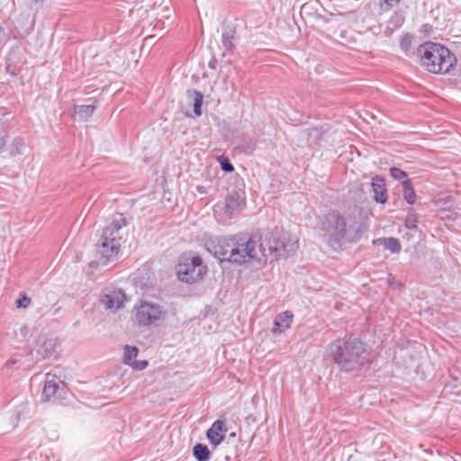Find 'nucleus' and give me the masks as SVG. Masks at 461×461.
I'll return each instance as SVG.
<instances>
[{
	"mask_svg": "<svg viewBox=\"0 0 461 461\" xmlns=\"http://www.w3.org/2000/svg\"><path fill=\"white\" fill-rule=\"evenodd\" d=\"M231 246L230 262L240 265L249 262L264 264L268 258L272 260L294 254L298 249V240L273 232H267L259 238L240 234L233 236Z\"/></svg>",
	"mask_w": 461,
	"mask_h": 461,
	"instance_id": "1",
	"label": "nucleus"
},
{
	"mask_svg": "<svg viewBox=\"0 0 461 461\" xmlns=\"http://www.w3.org/2000/svg\"><path fill=\"white\" fill-rule=\"evenodd\" d=\"M357 210L341 213L332 211L325 216V240L333 250H339L347 243L357 242L365 230Z\"/></svg>",
	"mask_w": 461,
	"mask_h": 461,
	"instance_id": "2",
	"label": "nucleus"
},
{
	"mask_svg": "<svg viewBox=\"0 0 461 461\" xmlns=\"http://www.w3.org/2000/svg\"><path fill=\"white\" fill-rule=\"evenodd\" d=\"M328 352L338 368L346 373L358 371L368 362L365 345L352 337L336 339L329 345Z\"/></svg>",
	"mask_w": 461,
	"mask_h": 461,
	"instance_id": "3",
	"label": "nucleus"
},
{
	"mask_svg": "<svg viewBox=\"0 0 461 461\" xmlns=\"http://www.w3.org/2000/svg\"><path fill=\"white\" fill-rule=\"evenodd\" d=\"M420 65L434 74H447L456 64V56L445 46L427 41L418 48Z\"/></svg>",
	"mask_w": 461,
	"mask_h": 461,
	"instance_id": "4",
	"label": "nucleus"
},
{
	"mask_svg": "<svg viewBox=\"0 0 461 461\" xmlns=\"http://www.w3.org/2000/svg\"><path fill=\"white\" fill-rule=\"evenodd\" d=\"M125 225L126 220L122 214L116 213L104 228L98 242L100 254L98 264L104 266L118 255L122 240L120 231Z\"/></svg>",
	"mask_w": 461,
	"mask_h": 461,
	"instance_id": "5",
	"label": "nucleus"
},
{
	"mask_svg": "<svg viewBox=\"0 0 461 461\" xmlns=\"http://www.w3.org/2000/svg\"><path fill=\"white\" fill-rule=\"evenodd\" d=\"M167 315L162 305L148 300H140L132 309V318L140 328H158L165 322Z\"/></svg>",
	"mask_w": 461,
	"mask_h": 461,
	"instance_id": "6",
	"label": "nucleus"
},
{
	"mask_svg": "<svg viewBox=\"0 0 461 461\" xmlns=\"http://www.w3.org/2000/svg\"><path fill=\"white\" fill-rule=\"evenodd\" d=\"M207 267L199 256L184 254L176 267L178 278L185 283H194L206 274Z\"/></svg>",
	"mask_w": 461,
	"mask_h": 461,
	"instance_id": "7",
	"label": "nucleus"
},
{
	"mask_svg": "<svg viewBox=\"0 0 461 461\" xmlns=\"http://www.w3.org/2000/svg\"><path fill=\"white\" fill-rule=\"evenodd\" d=\"M233 237L214 238L206 241L205 247L208 252L212 254L221 261L230 262V250L232 249Z\"/></svg>",
	"mask_w": 461,
	"mask_h": 461,
	"instance_id": "8",
	"label": "nucleus"
},
{
	"mask_svg": "<svg viewBox=\"0 0 461 461\" xmlns=\"http://www.w3.org/2000/svg\"><path fill=\"white\" fill-rule=\"evenodd\" d=\"M240 195L237 192H232L229 194L224 202V205L222 207L225 219H221L224 224H227L229 221L232 219V217L240 212L242 210L243 203Z\"/></svg>",
	"mask_w": 461,
	"mask_h": 461,
	"instance_id": "9",
	"label": "nucleus"
},
{
	"mask_svg": "<svg viewBox=\"0 0 461 461\" xmlns=\"http://www.w3.org/2000/svg\"><path fill=\"white\" fill-rule=\"evenodd\" d=\"M60 342L57 338L46 339L39 345L36 352L41 359H57L59 355Z\"/></svg>",
	"mask_w": 461,
	"mask_h": 461,
	"instance_id": "10",
	"label": "nucleus"
},
{
	"mask_svg": "<svg viewBox=\"0 0 461 461\" xmlns=\"http://www.w3.org/2000/svg\"><path fill=\"white\" fill-rule=\"evenodd\" d=\"M61 383L62 381L59 375L53 373H47L41 398L44 401H54L57 398V393Z\"/></svg>",
	"mask_w": 461,
	"mask_h": 461,
	"instance_id": "11",
	"label": "nucleus"
},
{
	"mask_svg": "<svg viewBox=\"0 0 461 461\" xmlns=\"http://www.w3.org/2000/svg\"><path fill=\"white\" fill-rule=\"evenodd\" d=\"M139 354V348L135 346L126 345L123 348V363L130 366L134 370H143L148 366L147 360H136Z\"/></svg>",
	"mask_w": 461,
	"mask_h": 461,
	"instance_id": "12",
	"label": "nucleus"
},
{
	"mask_svg": "<svg viewBox=\"0 0 461 461\" xmlns=\"http://www.w3.org/2000/svg\"><path fill=\"white\" fill-rule=\"evenodd\" d=\"M124 301L125 294L122 290L111 291L108 294H104L101 300L104 306L113 312L122 308L123 306Z\"/></svg>",
	"mask_w": 461,
	"mask_h": 461,
	"instance_id": "13",
	"label": "nucleus"
},
{
	"mask_svg": "<svg viewBox=\"0 0 461 461\" xmlns=\"http://www.w3.org/2000/svg\"><path fill=\"white\" fill-rule=\"evenodd\" d=\"M226 431L227 428L225 426L224 421L217 420L207 430L206 436L212 445L218 446L224 440Z\"/></svg>",
	"mask_w": 461,
	"mask_h": 461,
	"instance_id": "14",
	"label": "nucleus"
},
{
	"mask_svg": "<svg viewBox=\"0 0 461 461\" xmlns=\"http://www.w3.org/2000/svg\"><path fill=\"white\" fill-rule=\"evenodd\" d=\"M294 315L291 312L285 311L278 314L274 321L272 332L274 334L282 333L291 327Z\"/></svg>",
	"mask_w": 461,
	"mask_h": 461,
	"instance_id": "15",
	"label": "nucleus"
},
{
	"mask_svg": "<svg viewBox=\"0 0 461 461\" xmlns=\"http://www.w3.org/2000/svg\"><path fill=\"white\" fill-rule=\"evenodd\" d=\"M371 185L375 201L379 203H384L387 201V194L384 179L376 176L372 178Z\"/></svg>",
	"mask_w": 461,
	"mask_h": 461,
	"instance_id": "16",
	"label": "nucleus"
},
{
	"mask_svg": "<svg viewBox=\"0 0 461 461\" xmlns=\"http://www.w3.org/2000/svg\"><path fill=\"white\" fill-rule=\"evenodd\" d=\"M186 95L193 101L194 114L200 116L202 114L201 109L203 102V94L195 89H189L186 91Z\"/></svg>",
	"mask_w": 461,
	"mask_h": 461,
	"instance_id": "17",
	"label": "nucleus"
},
{
	"mask_svg": "<svg viewBox=\"0 0 461 461\" xmlns=\"http://www.w3.org/2000/svg\"><path fill=\"white\" fill-rule=\"evenodd\" d=\"M193 455L197 461H208L211 456L210 450L207 446L197 443L193 448Z\"/></svg>",
	"mask_w": 461,
	"mask_h": 461,
	"instance_id": "18",
	"label": "nucleus"
},
{
	"mask_svg": "<svg viewBox=\"0 0 461 461\" xmlns=\"http://www.w3.org/2000/svg\"><path fill=\"white\" fill-rule=\"evenodd\" d=\"M377 241L393 253H398L402 249L401 243L396 238H384Z\"/></svg>",
	"mask_w": 461,
	"mask_h": 461,
	"instance_id": "19",
	"label": "nucleus"
},
{
	"mask_svg": "<svg viewBox=\"0 0 461 461\" xmlns=\"http://www.w3.org/2000/svg\"><path fill=\"white\" fill-rule=\"evenodd\" d=\"M95 108L94 104L79 105L76 108V113L80 121H86L93 115Z\"/></svg>",
	"mask_w": 461,
	"mask_h": 461,
	"instance_id": "20",
	"label": "nucleus"
},
{
	"mask_svg": "<svg viewBox=\"0 0 461 461\" xmlns=\"http://www.w3.org/2000/svg\"><path fill=\"white\" fill-rule=\"evenodd\" d=\"M390 175L394 180L402 183V185H405L411 183V179L408 177L407 173L398 167H391Z\"/></svg>",
	"mask_w": 461,
	"mask_h": 461,
	"instance_id": "21",
	"label": "nucleus"
},
{
	"mask_svg": "<svg viewBox=\"0 0 461 461\" xmlns=\"http://www.w3.org/2000/svg\"><path fill=\"white\" fill-rule=\"evenodd\" d=\"M234 32L231 31H226L222 33L221 43L223 48L228 51H232L234 49Z\"/></svg>",
	"mask_w": 461,
	"mask_h": 461,
	"instance_id": "22",
	"label": "nucleus"
},
{
	"mask_svg": "<svg viewBox=\"0 0 461 461\" xmlns=\"http://www.w3.org/2000/svg\"><path fill=\"white\" fill-rule=\"evenodd\" d=\"M416 193L411 185V182L403 185V198L409 204H413L416 201Z\"/></svg>",
	"mask_w": 461,
	"mask_h": 461,
	"instance_id": "23",
	"label": "nucleus"
},
{
	"mask_svg": "<svg viewBox=\"0 0 461 461\" xmlns=\"http://www.w3.org/2000/svg\"><path fill=\"white\" fill-rule=\"evenodd\" d=\"M418 226V216L414 210L410 209L405 219V227L409 230H415Z\"/></svg>",
	"mask_w": 461,
	"mask_h": 461,
	"instance_id": "24",
	"label": "nucleus"
},
{
	"mask_svg": "<svg viewBox=\"0 0 461 461\" xmlns=\"http://www.w3.org/2000/svg\"><path fill=\"white\" fill-rule=\"evenodd\" d=\"M31 303V299L25 294H22L20 298L16 300V306L18 308H26Z\"/></svg>",
	"mask_w": 461,
	"mask_h": 461,
	"instance_id": "25",
	"label": "nucleus"
},
{
	"mask_svg": "<svg viewBox=\"0 0 461 461\" xmlns=\"http://www.w3.org/2000/svg\"><path fill=\"white\" fill-rule=\"evenodd\" d=\"M221 169L225 172H232L234 170L233 166L228 159H225L224 161H222L221 163Z\"/></svg>",
	"mask_w": 461,
	"mask_h": 461,
	"instance_id": "26",
	"label": "nucleus"
},
{
	"mask_svg": "<svg viewBox=\"0 0 461 461\" xmlns=\"http://www.w3.org/2000/svg\"><path fill=\"white\" fill-rule=\"evenodd\" d=\"M401 0H381V5H386L387 8H392L399 4Z\"/></svg>",
	"mask_w": 461,
	"mask_h": 461,
	"instance_id": "27",
	"label": "nucleus"
},
{
	"mask_svg": "<svg viewBox=\"0 0 461 461\" xmlns=\"http://www.w3.org/2000/svg\"><path fill=\"white\" fill-rule=\"evenodd\" d=\"M17 363V360L16 359H11V360H8L5 364V366L6 367H10L12 366L13 365H15Z\"/></svg>",
	"mask_w": 461,
	"mask_h": 461,
	"instance_id": "28",
	"label": "nucleus"
},
{
	"mask_svg": "<svg viewBox=\"0 0 461 461\" xmlns=\"http://www.w3.org/2000/svg\"><path fill=\"white\" fill-rule=\"evenodd\" d=\"M29 332L28 327L24 326L21 329V333H23L24 336Z\"/></svg>",
	"mask_w": 461,
	"mask_h": 461,
	"instance_id": "29",
	"label": "nucleus"
},
{
	"mask_svg": "<svg viewBox=\"0 0 461 461\" xmlns=\"http://www.w3.org/2000/svg\"><path fill=\"white\" fill-rule=\"evenodd\" d=\"M312 133H317V130H316V129H313V130L312 131V132L310 133V136H312Z\"/></svg>",
	"mask_w": 461,
	"mask_h": 461,
	"instance_id": "30",
	"label": "nucleus"
}]
</instances>
